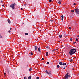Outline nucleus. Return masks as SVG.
<instances>
[{"instance_id": "obj_1", "label": "nucleus", "mask_w": 79, "mask_h": 79, "mask_svg": "<svg viewBox=\"0 0 79 79\" xmlns=\"http://www.w3.org/2000/svg\"><path fill=\"white\" fill-rule=\"evenodd\" d=\"M76 50L75 49H72L69 51V53L70 55H73V54L75 53H76Z\"/></svg>"}, {"instance_id": "obj_2", "label": "nucleus", "mask_w": 79, "mask_h": 79, "mask_svg": "<svg viewBox=\"0 0 79 79\" xmlns=\"http://www.w3.org/2000/svg\"><path fill=\"white\" fill-rule=\"evenodd\" d=\"M16 5V4L14 3V4H12L10 6V7L11 8H12V9L14 10L15 9V6Z\"/></svg>"}, {"instance_id": "obj_3", "label": "nucleus", "mask_w": 79, "mask_h": 79, "mask_svg": "<svg viewBox=\"0 0 79 79\" xmlns=\"http://www.w3.org/2000/svg\"><path fill=\"white\" fill-rule=\"evenodd\" d=\"M75 11L77 14H79V10L78 9H75L74 10Z\"/></svg>"}, {"instance_id": "obj_4", "label": "nucleus", "mask_w": 79, "mask_h": 79, "mask_svg": "<svg viewBox=\"0 0 79 79\" xmlns=\"http://www.w3.org/2000/svg\"><path fill=\"white\" fill-rule=\"evenodd\" d=\"M69 77V75H68V73H67L65 76V77H64V79H66L68 77Z\"/></svg>"}, {"instance_id": "obj_5", "label": "nucleus", "mask_w": 79, "mask_h": 79, "mask_svg": "<svg viewBox=\"0 0 79 79\" xmlns=\"http://www.w3.org/2000/svg\"><path fill=\"white\" fill-rule=\"evenodd\" d=\"M46 73L47 74H48V75H50L51 74V72L50 71H49V72H48L46 71Z\"/></svg>"}, {"instance_id": "obj_6", "label": "nucleus", "mask_w": 79, "mask_h": 79, "mask_svg": "<svg viewBox=\"0 0 79 79\" xmlns=\"http://www.w3.org/2000/svg\"><path fill=\"white\" fill-rule=\"evenodd\" d=\"M38 47H37V46H35V50H36L37 49Z\"/></svg>"}, {"instance_id": "obj_7", "label": "nucleus", "mask_w": 79, "mask_h": 79, "mask_svg": "<svg viewBox=\"0 0 79 79\" xmlns=\"http://www.w3.org/2000/svg\"><path fill=\"white\" fill-rule=\"evenodd\" d=\"M7 21L9 24H10V23H11V21H10V20L8 19Z\"/></svg>"}, {"instance_id": "obj_8", "label": "nucleus", "mask_w": 79, "mask_h": 79, "mask_svg": "<svg viewBox=\"0 0 79 79\" xmlns=\"http://www.w3.org/2000/svg\"><path fill=\"white\" fill-rule=\"evenodd\" d=\"M59 64L60 65H63V63H62V62H59Z\"/></svg>"}, {"instance_id": "obj_9", "label": "nucleus", "mask_w": 79, "mask_h": 79, "mask_svg": "<svg viewBox=\"0 0 79 79\" xmlns=\"http://www.w3.org/2000/svg\"><path fill=\"white\" fill-rule=\"evenodd\" d=\"M28 79H31V76H29Z\"/></svg>"}, {"instance_id": "obj_10", "label": "nucleus", "mask_w": 79, "mask_h": 79, "mask_svg": "<svg viewBox=\"0 0 79 79\" xmlns=\"http://www.w3.org/2000/svg\"><path fill=\"white\" fill-rule=\"evenodd\" d=\"M46 55L47 56H48V52H46Z\"/></svg>"}, {"instance_id": "obj_11", "label": "nucleus", "mask_w": 79, "mask_h": 79, "mask_svg": "<svg viewBox=\"0 0 79 79\" xmlns=\"http://www.w3.org/2000/svg\"><path fill=\"white\" fill-rule=\"evenodd\" d=\"M38 51H40V47H39V48H38Z\"/></svg>"}, {"instance_id": "obj_12", "label": "nucleus", "mask_w": 79, "mask_h": 79, "mask_svg": "<svg viewBox=\"0 0 79 79\" xmlns=\"http://www.w3.org/2000/svg\"><path fill=\"white\" fill-rule=\"evenodd\" d=\"M57 67L58 68H60V65H57Z\"/></svg>"}, {"instance_id": "obj_13", "label": "nucleus", "mask_w": 79, "mask_h": 79, "mask_svg": "<svg viewBox=\"0 0 79 79\" xmlns=\"http://www.w3.org/2000/svg\"><path fill=\"white\" fill-rule=\"evenodd\" d=\"M47 48H50V47L47 46L46 47Z\"/></svg>"}, {"instance_id": "obj_14", "label": "nucleus", "mask_w": 79, "mask_h": 79, "mask_svg": "<svg viewBox=\"0 0 79 79\" xmlns=\"http://www.w3.org/2000/svg\"><path fill=\"white\" fill-rule=\"evenodd\" d=\"M59 4H61V2L60 1H59L58 2Z\"/></svg>"}, {"instance_id": "obj_15", "label": "nucleus", "mask_w": 79, "mask_h": 79, "mask_svg": "<svg viewBox=\"0 0 79 79\" xmlns=\"http://www.w3.org/2000/svg\"><path fill=\"white\" fill-rule=\"evenodd\" d=\"M25 35H28V33H25Z\"/></svg>"}, {"instance_id": "obj_16", "label": "nucleus", "mask_w": 79, "mask_h": 79, "mask_svg": "<svg viewBox=\"0 0 79 79\" xmlns=\"http://www.w3.org/2000/svg\"><path fill=\"white\" fill-rule=\"evenodd\" d=\"M63 65H66V63H64L63 64Z\"/></svg>"}, {"instance_id": "obj_17", "label": "nucleus", "mask_w": 79, "mask_h": 79, "mask_svg": "<svg viewBox=\"0 0 79 79\" xmlns=\"http://www.w3.org/2000/svg\"><path fill=\"white\" fill-rule=\"evenodd\" d=\"M70 62H73V59H70Z\"/></svg>"}, {"instance_id": "obj_18", "label": "nucleus", "mask_w": 79, "mask_h": 79, "mask_svg": "<svg viewBox=\"0 0 79 79\" xmlns=\"http://www.w3.org/2000/svg\"><path fill=\"white\" fill-rule=\"evenodd\" d=\"M31 70H32V69H31V68H30V69H29V71H31Z\"/></svg>"}, {"instance_id": "obj_19", "label": "nucleus", "mask_w": 79, "mask_h": 79, "mask_svg": "<svg viewBox=\"0 0 79 79\" xmlns=\"http://www.w3.org/2000/svg\"><path fill=\"white\" fill-rule=\"evenodd\" d=\"M71 12H72V13H74V11L73 10H71Z\"/></svg>"}, {"instance_id": "obj_20", "label": "nucleus", "mask_w": 79, "mask_h": 79, "mask_svg": "<svg viewBox=\"0 0 79 79\" xmlns=\"http://www.w3.org/2000/svg\"><path fill=\"white\" fill-rule=\"evenodd\" d=\"M59 37L60 38H61L62 37V35H60Z\"/></svg>"}, {"instance_id": "obj_21", "label": "nucleus", "mask_w": 79, "mask_h": 79, "mask_svg": "<svg viewBox=\"0 0 79 79\" xmlns=\"http://www.w3.org/2000/svg\"><path fill=\"white\" fill-rule=\"evenodd\" d=\"M47 64H50V62H47Z\"/></svg>"}, {"instance_id": "obj_22", "label": "nucleus", "mask_w": 79, "mask_h": 79, "mask_svg": "<svg viewBox=\"0 0 79 79\" xmlns=\"http://www.w3.org/2000/svg\"><path fill=\"white\" fill-rule=\"evenodd\" d=\"M24 79H27V77H24Z\"/></svg>"}, {"instance_id": "obj_23", "label": "nucleus", "mask_w": 79, "mask_h": 79, "mask_svg": "<svg viewBox=\"0 0 79 79\" xmlns=\"http://www.w3.org/2000/svg\"><path fill=\"white\" fill-rule=\"evenodd\" d=\"M70 40L71 41H72V40H73V39L72 38H70Z\"/></svg>"}, {"instance_id": "obj_24", "label": "nucleus", "mask_w": 79, "mask_h": 79, "mask_svg": "<svg viewBox=\"0 0 79 79\" xmlns=\"http://www.w3.org/2000/svg\"><path fill=\"white\" fill-rule=\"evenodd\" d=\"M31 55H33V53H32V52H31Z\"/></svg>"}, {"instance_id": "obj_25", "label": "nucleus", "mask_w": 79, "mask_h": 79, "mask_svg": "<svg viewBox=\"0 0 79 79\" xmlns=\"http://www.w3.org/2000/svg\"><path fill=\"white\" fill-rule=\"evenodd\" d=\"M36 79H39V77H38L36 78Z\"/></svg>"}, {"instance_id": "obj_26", "label": "nucleus", "mask_w": 79, "mask_h": 79, "mask_svg": "<svg viewBox=\"0 0 79 79\" xmlns=\"http://www.w3.org/2000/svg\"><path fill=\"white\" fill-rule=\"evenodd\" d=\"M61 18H64V16H63V15H62L61 16Z\"/></svg>"}, {"instance_id": "obj_27", "label": "nucleus", "mask_w": 79, "mask_h": 79, "mask_svg": "<svg viewBox=\"0 0 79 79\" xmlns=\"http://www.w3.org/2000/svg\"><path fill=\"white\" fill-rule=\"evenodd\" d=\"M76 42H74L73 44H76Z\"/></svg>"}, {"instance_id": "obj_28", "label": "nucleus", "mask_w": 79, "mask_h": 79, "mask_svg": "<svg viewBox=\"0 0 79 79\" xmlns=\"http://www.w3.org/2000/svg\"><path fill=\"white\" fill-rule=\"evenodd\" d=\"M8 32H9V33H10V32H11V31L10 30H9L8 31Z\"/></svg>"}, {"instance_id": "obj_29", "label": "nucleus", "mask_w": 79, "mask_h": 79, "mask_svg": "<svg viewBox=\"0 0 79 79\" xmlns=\"http://www.w3.org/2000/svg\"><path fill=\"white\" fill-rule=\"evenodd\" d=\"M76 40L77 41H78V39L77 38V39H76Z\"/></svg>"}, {"instance_id": "obj_30", "label": "nucleus", "mask_w": 79, "mask_h": 79, "mask_svg": "<svg viewBox=\"0 0 79 79\" xmlns=\"http://www.w3.org/2000/svg\"><path fill=\"white\" fill-rule=\"evenodd\" d=\"M42 60H44V58H42Z\"/></svg>"}, {"instance_id": "obj_31", "label": "nucleus", "mask_w": 79, "mask_h": 79, "mask_svg": "<svg viewBox=\"0 0 79 79\" xmlns=\"http://www.w3.org/2000/svg\"><path fill=\"white\" fill-rule=\"evenodd\" d=\"M52 2V0H49V2Z\"/></svg>"}, {"instance_id": "obj_32", "label": "nucleus", "mask_w": 79, "mask_h": 79, "mask_svg": "<svg viewBox=\"0 0 79 79\" xmlns=\"http://www.w3.org/2000/svg\"><path fill=\"white\" fill-rule=\"evenodd\" d=\"M4 76H6V73L5 72L4 73Z\"/></svg>"}, {"instance_id": "obj_33", "label": "nucleus", "mask_w": 79, "mask_h": 79, "mask_svg": "<svg viewBox=\"0 0 79 79\" xmlns=\"http://www.w3.org/2000/svg\"><path fill=\"white\" fill-rule=\"evenodd\" d=\"M61 20H62V21H63V18H62L61 19Z\"/></svg>"}, {"instance_id": "obj_34", "label": "nucleus", "mask_w": 79, "mask_h": 79, "mask_svg": "<svg viewBox=\"0 0 79 79\" xmlns=\"http://www.w3.org/2000/svg\"><path fill=\"white\" fill-rule=\"evenodd\" d=\"M0 38H2V36L1 35H0Z\"/></svg>"}, {"instance_id": "obj_35", "label": "nucleus", "mask_w": 79, "mask_h": 79, "mask_svg": "<svg viewBox=\"0 0 79 79\" xmlns=\"http://www.w3.org/2000/svg\"><path fill=\"white\" fill-rule=\"evenodd\" d=\"M69 77H71V75H69Z\"/></svg>"}, {"instance_id": "obj_36", "label": "nucleus", "mask_w": 79, "mask_h": 79, "mask_svg": "<svg viewBox=\"0 0 79 79\" xmlns=\"http://www.w3.org/2000/svg\"><path fill=\"white\" fill-rule=\"evenodd\" d=\"M73 5H76V3H73Z\"/></svg>"}, {"instance_id": "obj_37", "label": "nucleus", "mask_w": 79, "mask_h": 79, "mask_svg": "<svg viewBox=\"0 0 79 79\" xmlns=\"http://www.w3.org/2000/svg\"><path fill=\"white\" fill-rule=\"evenodd\" d=\"M69 29H71V27H69Z\"/></svg>"}, {"instance_id": "obj_38", "label": "nucleus", "mask_w": 79, "mask_h": 79, "mask_svg": "<svg viewBox=\"0 0 79 79\" xmlns=\"http://www.w3.org/2000/svg\"><path fill=\"white\" fill-rule=\"evenodd\" d=\"M55 49L53 50H52L53 52H55Z\"/></svg>"}, {"instance_id": "obj_39", "label": "nucleus", "mask_w": 79, "mask_h": 79, "mask_svg": "<svg viewBox=\"0 0 79 79\" xmlns=\"http://www.w3.org/2000/svg\"><path fill=\"white\" fill-rule=\"evenodd\" d=\"M21 10H23V8H21Z\"/></svg>"}, {"instance_id": "obj_40", "label": "nucleus", "mask_w": 79, "mask_h": 79, "mask_svg": "<svg viewBox=\"0 0 79 79\" xmlns=\"http://www.w3.org/2000/svg\"><path fill=\"white\" fill-rule=\"evenodd\" d=\"M2 6H4V5H2Z\"/></svg>"}, {"instance_id": "obj_41", "label": "nucleus", "mask_w": 79, "mask_h": 79, "mask_svg": "<svg viewBox=\"0 0 79 79\" xmlns=\"http://www.w3.org/2000/svg\"><path fill=\"white\" fill-rule=\"evenodd\" d=\"M1 3H2V2H3V1H1Z\"/></svg>"}, {"instance_id": "obj_42", "label": "nucleus", "mask_w": 79, "mask_h": 79, "mask_svg": "<svg viewBox=\"0 0 79 79\" xmlns=\"http://www.w3.org/2000/svg\"><path fill=\"white\" fill-rule=\"evenodd\" d=\"M10 30H11V28H10Z\"/></svg>"}, {"instance_id": "obj_43", "label": "nucleus", "mask_w": 79, "mask_h": 79, "mask_svg": "<svg viewBox=\"0 0 79 79\" xmlns=\"http://www.w3.org/2000/svg\"><path fill=\"white\" fill-rule=\"evenodd\" d=\"M63 68V69H65V67H64Z\"/></svg>"}, {"instance_id": "obj_44", "label": "nucleus", "mask_w": 79, "mask_h": 79, "mask_svg": "<svg viewBox=\"0 0 79 79\" xmlns=\"http://www.w3.org/2000/svg\"><path fill=\"white\" fill-rule=\"evenodd\" d=\"M51 21H53V20H51Z\"/></svg>"}, {"instance_id": "obj_45", "label": "nucleus", "mask_w": 79, "mask_h": 79, "mask_svg": "<svg viewBox=\"0 0 79 79\" xmlns=\"http://www.w3.org/2000/svg\"><path fill=\"white\" fill-rule=\"evenodd\" d=\"M78 37H79V35H78Z\"/></svg>"}, {"instance_id": "obj_46", "label": "nucleus", "mask_w": 79, "mask_h": 79, "mask_svg": "<svg viewBox=\"0 0 79 79\" xmlns=\"http://www.w3.org/2000/svg\"><path fill=\"white\" fill-rule=\"evenodd\" d=\"M61 67L63 68L62 67Z\"/></svg>"}]
</instances>
